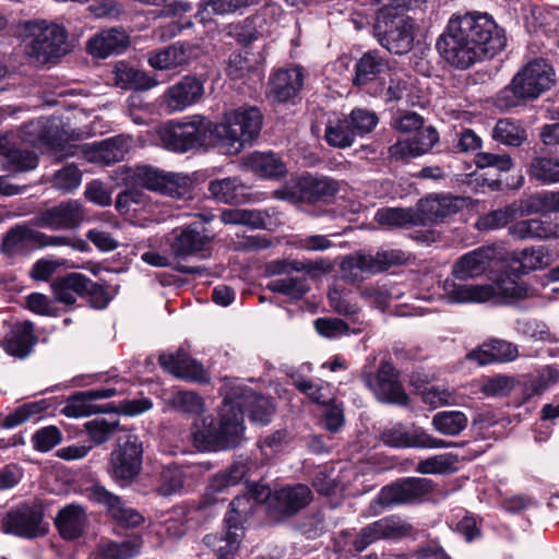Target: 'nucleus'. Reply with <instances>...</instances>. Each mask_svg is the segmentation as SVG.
Masks as SVG:
<instances>
[{
  "mask_svg": "<svg viewBox=\"0 0 559 559\" xmlns=\"http://www.w3.org/2000/svg\"><path fill=\"white\" fill-rule=\"evenodd\" d=\"M276 412V402L247 385L231 386L225 394L218 412L197 418L191 427L195 445L203 451L230 450L242 440L245 416L253 424L266 426Z\"/></svg>",
  "mask_w": 559,
  "mask_h": 559,
  "instance_id": "nucleus-1",
  "label": "nucleus"
},
{
  "mask_svg": "<svg viewBox=\"0 0 559 559\" xmlns=\"http://www.w3.org/2000/svg\"><path fill=\"white\" fill-rule=\"evenodd\" d=\"M506 45L504 29L491 15L478 11L453 14L436 40L440 58L457 70L493 58Z\"/></svg>",
  "mask_w": 559,
  "mask_h": 559,
  "instance_id": "nucleus-2",
  "label": "nucleus"
},
{
  "mask_svg": "<svg viewBox=\"0 0 559 559\" xmlns=\"http://www.w3.org/2000/svg\"><path fill=\"white\" fill-rule=\"evenodd\" d=\"M555 76V70L546 59L534 58L493 96L492 104L501 111L525 106L550 90L556 82Z\"/></svg>",
  "mask_w": 559,
  "mask_h": 559,
  "instance_id": "nucleus-3",
  "label": "nucleus"
},
{
  "mask_svg": "<svg viewBox=\"0 0 559 559\" xmlns=\"http://www.w3.org/2000/svg\"><path fill=\"white\" fill-rule=\"evenodd\" d=\"M264 116L252 105H241L224 112L221 122H213L216 146L227 155H237L260 136Z\"/></svg>",
  "mask_w": 559,
  "mask_h": 559,
  "instance_id": "nucleus-4",
  "label": "nucleus"
},
{
  "mask_svg": "<svg viewBox=\"0 0 559 559\" xmlns=\"http://www.w3.org/2000/svg\"><path fill=\"white\" fill-rule=\"evenodd\" d=\"M213 121L203 116H192L187 120H168L158 129V136L164 147L174 153L189 151L212 145L216 146Z\"/></svg>",
  "mask_w": 559,
  "mask_h": 559,
  "instance_id": "nucleus-5",
  "label": "nucleus"
},
{
  "mask_svg": "<svg viewBox=\"0 0 559 559\" xmlns=\"http://www.w3.org/2000/svg\"><path fill=\"white\" fill-rule=\"evenodd\" d=\"M50 288L55 300L64 306H74L78 296L84 299L90 308L104 310L114 299L106 283L94 282L87 275L78 272L55 277Z\"/></svg>",
  "mask_w": 559,
  "mask_h": 559,
  "instance_id": "nucleus-6",
  "label": "nucleus"
},
{
  "mask_svg": "<svg viewBox=\"0 0 559 559\" xmlns=\"http://www.w3.org/2000/svg\"><path fill=\"white\" fill-rule=\"evenodd\" d=\"M45 503L40 499L20 502L1 516V531L23 539L44 537L49 532V524L45 522Z\"/></svg>",
  "mask_w": 559,
  "mask_h": 559,
  "instance_id": "nucleus-7",
  "label": "nucleus"
},
{
  "mask_svg": "<svg viewBox=\"0 0 559 559\" xmlns=\"http://www.w3.org/2000/svg\"><path fill=\"white\" fill-rule=\"evenodd\" d=\"M143 442L136 435L119 438L109 455L107 472L120 488L130 487L143 468Z\"/></svg>",
  "mask_w": 559,
  "mask_h": 559,
  "instance_id": "nucleus-8",
  "label": "nucleus"
},
{
  "mask_svg": "<svg viewBox=\"0 0 559 559\" xmlns=\"http://www.w3.org/2000/svg\"><path fill=\"white\" fill-rule=\"evenodd\" d=\"M416 28L414 19L384 8L374 24V34L388 51L404 55L413 48Z\"/></svg>",
  "mask_w": 559,
  "mask_h": 559,
  "instance_id": "nucleus-9",
  "label": "nucleus"
},
{
  "mask_svg": "<svg viewBox=\"0 0 559 559\" xmlns=\"http://www.w3.org/2000/svg\"><path fill=\"white\" fill-rule=\"evenodd\" d=\"M379 117L366 108H354L348 115L329 121L324 130V140L332 147L346 148L354 144L357 138L371 133L378 126Z\"/></svg>",
  "mask_w": 559,
  "mask_h": 559,
  "instance_id": "nucleus-10",
  "label": "nucleus"
},
{
  "mask_svg": "<svg viewBox=\"0 0 559 559\" xmlns=\"http://www.w3.org/2000/svg\"><path fill=\"white\" fill-rule=\"evenodd\" d=\"M311 489L301 483L287 484L275 488L265 506V515L273 525L289 522L312 501Z\"/></svg>",
  "mask_w": 559,
  "mask_h": 559,
  "instance_id": "nucleus-11",
  "label": "nucleus"
},
{
  "mask_svg": "<svg viewBox=\"0 0 559 559\" xmlns=\"http://www.w3.org/2000/svg\"><path fill=\"white\" fill-rule=\"evenodd\" d=\"M400 370L391 361L382 360L374 373L364 370L360 380L379 402L407 406L411 400L400 380Z\"/></svg>",
  "mask_w": 559,
  "mask_h": 559,
  "instance_id": "nucleus-12",
  "label": "nucleus"
},
{
  "mask_svg": "<svg viewBox=\"0 0 559 559\" xmlns=\"http://www.w3.org/2000/svg\"><path fill=\"white\" fill-rule=\"evenodd\" d=\"M338 191L337 180L328 176L307 174L298 177L292 187L276 191V195L292 203L329 204Z\"/></svg>",
  "mask_w": 559,
  "mask_h": 559,
  "instance_id": "nucleus-13",
  "label": "nucleus"
},
{
  "mask_svg": "<svg viewBox=\"0 0 559 559\" xmlns=\"http://www.w3.org/2000/svg\"><path fill=\"white\" fill-rule=\"evenodd\" d=\"M33 40L27 45V55L45 64L53 62L68 52V33L63 26L45 21L32 27Z\"/></svg>",
  "mask_w": 559,
  "mask_h": 559,
  "instance_id": "nucleus-14",
  "label": "nucleus"
},
{
  "mask_svg": "<svg viewBox=\"0 0 559 559\" xmlns=\"http://www.w3.org/2000/svg\"><path fill=\"white\" fill-rule=\"evenodd\" d=\"M435 489L433 480L421 477H403L383 486L373 502L382 509L420 501Z\"/></svg>",
  "mask_w": 559,
  "mask_h": 559,
  "instance_id": "nucleus-15",
  "label": "nucleus"
},
{
  "mask_svg": "<svg viewBox=\"0 0 559 559\" xmlns=\"http://www.w3.org/2000/svg\"><path fill=\"white\" fill-rule=\"evenodd\" d=\"M136 178L143 180L146 190L176 199L192 198L194 181L185 174L165 171L151 165H143L136 173Z\"/></svg>",
  "mask_w": 559,
  "mask_h": 559,
  "instance_id": "nucleus-16",
  "label": "nucleus"
},
{
  "mask_svg": "<svg viewBox=\"0 0 559 559\" xmlns=\"http://www.w3.org/2000/svg\"><path fill=\"white\" fill-rule=\"evenodd\" d=\"M474 163L478 169H488L481 174L483 185L491 191H507L510 189H519L524 182V178L519 176L513 182H509L503 178L514 166L509 154H496L488 152H479L474 157Z\"/></svg>",
  "mask_w": 559,
  "mask_h": 559,
  "instance_id": "nucleus-17",
  "label": "nucleus"
},
{
  "mask_svg": "<svg viewBox=\"0 0 559 559\" xmlns=\"http://www.w3.org/2000/svg\"><path fill=\"white\" fill-rule=\"evenodd\" d=\"M160 368L177 379L198 383L209 384L211 377L202 362L198 361L183 348L175 352H163L158 356Z\"/></svg>",
  "mask_w": 559,
  "mask_h": 559,
  "instance_id": "nucleus-18",
  "label": "nucleus"
},
{
  "mask_svg": "<svg viewBox=\"0 0 559 559\" xmlns=\"http://www.w3.org/2000/svg\"><path fill=\"white\" fill-rule=\"evenodd\" d=\"M84 218L83 205L78 200H67L38 212L31 222L39 228L67 230L78 228Z\"/></svg>",
  "mask_w": 559,
  "mask_h": 559,
  "instance_id": "nucleus-19",
  "label": "nucleus"
},
{
  "mask_svg": "<svg viewBox=\"0 0 559 559\" xmlns=\"http://www.w3.org/2000/svg\"><path fill=\"white\" fill-rule=\"evenodd\" d=\"M116 388H99L86 391L74 392L67 399L61 413L71 418L86 417L92 414H109L114 409V403L108 402L104 405L95 404V401L109 399L118 395Z\"/></svg>",
  "mask_w": 559,
  "mask_h": 559,
  "instance_id": "nucleus-20",
  "label": "nucleus"
},
{
  "mask_svg": "<svg viewBox=\"0 0 559 559\" xmlns=\"http://www.w3.org/2000/svg\"><path fill=\"white\" fill-rule=\"evenodd\" d=\"M305 74L301 66L278 68L269 78V95L280 104L295 105L300 100Z\"/></svg>",
  "mask_w": 559,
  "mask_h": 559,
  "instance_id": "nucleus-21",
  "label": "nucleus"
},
{
  "mask_svg": "<svg viewBox=\"0 0 559 559\" xmlns=\"http://www.w3.org/2000/svg\"><path fill=\"white\" fill-rule=\"evenodd\" d=\"M249 467L246 463L233 462L224 471L210 477L205 491L201 499L203 508L227 500L230 489L239 485L248 475Z\"/></svg>",
  "mask_w": 559,
  "mask_h": 559,
  "instance_id": "nucleus-22",
  "label": "nucleus"
},
{
  "mask_svg": "<svg viewBox=\"0 0 559 559\" xmlns=\"http://www.w3.org/2000/svg\"><path fill=\"white\" fill-rule=\"evenodd\" d=\"M501 251L502 247L497 243L478 247L457 259L452 274L461 281L478 277L491 267L492 261L501 259Z\"/></svg>",
  "mask_w": 559,
  "mask_h": 559,
  "instance_id": "nucleus-23",
  "label": "nucleus"
},
{
  "mask_svg": "<svg viewBox=\"0 0 559 559\" xmlns=\"http://www.w3.org/2000/svg\"><path fill=\"white\" fill-rule=\"evenodd\" d=\"M88 498L91 501L104 506L109 516L120 526L138 527L144 522V516L139 511L126 507L121 497L100 484H94L88 488Z\"/></svg>",
  "mask_w": 559,
  "mask_h": 559,
  "instance_id": "nucleus-24",
  "label": "nucleus"
},
{
  "mask_svg": "<svg viewBox=\"0 0 559 559\" xmlns=\"http://www.w3.org/2000/svg\"><path fill=\"white\" fill-rule=\"evenodd\" d=\"M201 222H193L187 226L174 229L175 235L170 249L175 258L186 259L206 251L211 243V236Z\"/></svg>",
  "mask_w": 559,
  "mask_h": 559,
  "instance_id": "nucleus-25",
  "label": "nucleus"
},
{
  "mask_svg": "<svg viewBox=\"0 0 559 559\" xmlns=\"http://www.w3.org/2000/svg\"><path fill=\"white\" fill-rule=\"evenodd\" d=\"M460 198L450 195H428L417 203L418 226H433L444 222L460 210Z\"/></svg>",
  "mask_w": 559,
  "mask_h": 559,
  "instance_id": "nucleus-26",
  "label": "nucleus"
},
{
  "mask_svg": "<svg viewBox=\"0 0 559 559\" xmlns=\"http://www.w3.org/2000/svg\"><path fill=\"white\" fill-rule=\"evenodd\" d=\"M142 167L143 165L128 167L122 173L126 189L118 193L115 203L116 210L120 214H128L131 211L136 212L138 207H132V205L144 206L148 201V195L143 191V189H146L145 182L136 178V173Z\"/></svg>",
  "mask_w": 559,
  "mask_h": 559,
  "instance_id": "nucleus-27",
  "label": "nucleus"
},
{
  "mask_svg": "<svg viewBox=\"0 0 559 559\" xmlns=\"http://www.w3.org/2000/svg\"><path fill=\"white\" fill-rule=\"evenodd\" d=\"M37 343L38 336L35 334L34 323L25 320L13 324L2 338L1 347L8 355L24 359L32 354Z\"/></svg>",
  "mask_w": 559,
  "mask_h": 559,
  "instance_id": "nucleus-28",
  "label": "nucleus"
},
{
  "mask_svg": "<svg viewBox=\"0 0 559 559\" xmlns=\"http://www.w3.org/2000/svg\"><path fill=\"white\" fill-rule=\"evenodd\" d=\"M390 71L389 59L378 49L362 53L355 62L352 83L356 87H364L368 83L379 81Z\"/></svg>",
  "mask_w": 559,
  "mask_h": 559,
  "instance_id": "nucleus-29",
  "label": "nucleus"
},
{
  "mask_svg": "<svg viewBox=\"0 0 559 559\" xmlns=\"http://www.w3.org/2000/svg\"><path fill=\"white\" fill-rule=\"evenodd\" d=\"M204 82L195 75H186L170 86L165 94V103L170 110H183L198 103L204 94Z\"/></svg>",
  "mask_w": 559,
  "mask_h": 559,
  "instance_id": "nucleus-30",
  "label": "nucleus"
},
{
  "mask_svg": "<svg viewBox=\"0 0 559 559\" xmlns=\"http://www.w3.org/2000/svg\"><path fill=\"white\" fill-rule=\"evenodd\" d=\"M243 165L262 179L281 180L288 173L282 156L273 151H254L245 157Z\"/></svg>",
  "mask_w": 559,
  "mask_h": 559,
  "instance_id": "nucleus-31",
  "label": "nucleus"
},
{
  "mask_svg": "<svg viewBox=\"0 0 559 559\" xmlns=\"http://www.w3.org/2000/svg\"><path fill=\"white\" fill-rule=\"evenodd\" d=\"M130 38L123 28H107L100 31L88 39L86 49L95 58L105 59L110 55H120L126 51Z\"/></svg>",
  "mask_w": 559,
  "mask_h": 559,
  "instance_id": "nucleus-32",
  "label": "nucleus"
},
{
  "mask_svg": "<svg viewBox=\"0 0 559 559\" xmlns=\"http://www.w3.org/2000/svg\"><path fill=\"white\" fill-rule=\"evenodd\" d=\"M40 231L25 224L11 227L1 241V251L10 257L25 255L39 249Z\"/></svg>",
  "mask_w": 559,
  "mask_h": 559,
  "instance_id": "nucleus-33",
  "label": "nucleus"
},
{
  "mask_svg": "<svg viewBox=\"0 0 559 559\" xmlns=\"http://www.w3.org/2000/svg\"><path fill=\"white\" fill-rule=\"evenodd\" d=\"M207 190L217 202L231 205L247 203L252 197V188L237 176L211 180Z\"/></svg>",
  "mask_w": 559,
  "mask_h": 559,
  "instance_id": "nucleus-34",
  "label": "nucleus"
},
{
  "mask_svg": "<svg viewBox=\"0 0 559 559\" xmlns=\"http://www.w3.org/2000/svg\"><path fill=\"white\" fill-rule=\"evenodd\" d=\"M199 53V46L188 41H177L148 58L152 68L158 70L171 69L189 64Z\"/></svg>",
  "mask_w": 559,
  "mask_h": 559,
  "instance_id": "nucleus-35",
  "label": "nucleus"
},
{
  "mask_svg": "<svg viewBox=\"0 0 559 559\" xmlns=\"http://www.w3.org/2000/svg\"><path fill=\"white\" fill-rule=\"evenodd\" d=\"M86 521L85 509L80 504L70 503L58 511L55 525L64 540H75L83 535Z\"/></svg>",
  "mask_w": 559,
  "mask_h": 559,
  "instance_id": "nucleus-36",
  "label": "nucleus"
},
{
  "mask_svg": "<svg viewBox=\"0 0 559 559\" xmlns=\"http://www.w3.org/2000/svg\"><path fill=\"white\" fill-rule=\"evenodd\" d=\"M512 269H515V266L509 262L497 273L493 280L497 296L508 301L521 300L528 296L527 285L521 282L523 274L513 272Z\"/></svg>",
  "mask_w": 559,
  "mask_h": 559,
  "instance_id": "nucleus-37",
  "label": "nucleus"
},
{
  "mask_svg": "<svg viewBox=\"0 0 559 559\" xmlns=\"http://www.w3.org/2000/svg\"><path fill=\"white\" fill-rule=\"evenodd\" d=\"M527 174L531 180L542 185L559 182V156L539 151L533 153Z\"/></svg>",
  "mask_w": 559,
  "mask_h": 559,
  "instance_id": "nucleus-38",
  "label": "nucleus"
},
{
  "mask_svg": "<svg viewBox=\"0 0 559 559\" xmlns=\"http://www.w3.org/2000/svg\"><path fill=\"white\" fill-rule=\"evenodd\" d=\"M49 407L50 404L48 400L43 399L23 403L7 415L0 412V429H13L34 417L39 419L41 418V414L46 413Z\"/></svg>",
  "mask_w": 559,
  "mask_h": 559,
  "instance_id": "nucleus-39",
  "label": "nucleus"
},
{
  "mask_svg": "<svg viewBox=\"0 0 559 559\" xmlns=\"http://www.w3.org/2000/svg\"><path fill=\"white\" fill-rule=\"evenodd\" d=\"M0 155L5 158L10 171H28L38 166V156L27 148L11 147L7 136L0 135Z\"/></svg>",
  "mask_w": 559,
  "mask_h": 559,
  "instance_id": "nucleus-40",
  "label": "nucleus"
},
{
  "mask_svg": "<svg viewBox=\"0 0 559 559\" xmlns=\"http://www.w3.org/2000/svg\"><path fill=\"white\" fill-rule=\"evenodd\" d=\"M491 136L500 144L520 147L527 140V130L521 120L501 118L496 122Z\"/></svg>",
  "mask_w": 559,
  "mask_h": 559,
  "instance_id": "nucleus-41",
  "label": "nucleus"
},
{
  "mask_svg": "<svg viewBox=\"0 0 559 559\" xmlns=\"http://www.w3.org/2000/svg\"><path fill=\"white\" fill-rule=\"evenodd\" d=\"M242 538L241 533L225 530L224 533L206 534L203 543L218 559H235Z\"/></svg>",
  "mask_w": 559,
  "mask_h": 559,
  "instance_id": "nucleus-42",
  "label": "nucleus"
},
{
  "mask_svg": "<svg viewBox=\"0 0 559 559\" xmlns=\"http://www.w3.org/2000/svg\"><path fill=\"white\" fill-rule=\"evenodd\" d=\"M116 83L123 90L147 91L157 84V81L145 72L120 61L116 66Z\"/></svg>",
  "mask_w": 559,
  "mask_h": 559,
  "instance_id": "nucleus-43",
  "label": "nucleus"
},
{
  "mask_svg": "<svg viewBox=\"0 0 559 559\" xmlns=\"http://www.w3.org/2000/svg\"><path fill=\"white\" fill-rule=\"evenodd\" d=\"M142 544L140 536H134L121 543H102L94 552V559H132L140 554Z\"/></svg>",
  "mask_w": 559,
  "mask_h": 559,
  "instance_id": "nucleus-44",
  "label": "nucleus"
},
{
  "mask_svg": "<svg viewBox=\"0 0 559 559\" xmlns=\"http://www.w3.org/2000/svg\"><path fill=\"white\" fill-rule=\"evenodd\" d=\"M127 153V140L121 135H117L94 143L92 151V159L95 162L103 163L105 165H110L122 160Z\"/></svg>",
  "mask_w": 559,
  "mask_h": 559,
  "instance_id": "nucleus-45",
  "label": "nucleus"
},
{
  "mask_svg": "<svg viewBox=\"0 0 559 559\" xmlns=\"http://www.w3.org/2000/svg\"><path fill=\"white\" fill-rule=\"evenodd\" d=\"M262 17L260 15L254 14L243 20L229 23L224 27L225 36L234 39L242 47H248L261 36L258 29Z\"/></svg>",
  "mask_w": 559,
  "mask_h": 559,
  "instance_id": "nucleus-46",
  "label": "nucleus"
},
{
  "mask_svg": "<svg viewBox=\"0 0 559 559\" xmlns=\"http://www.w3.org/2000/svg\"><path fill=\"white\" fill-rule=\"evenodd\" d=\"M510 229L520 239H548L558 236L557 225L538 218L520 221Z\"/></svg>",
  "mask_w": 559,
  "mask_h": 559,
  "instance_id": "nucleus-47",
  "label": "nucleus"
},
{
  "mask_svg": "<svg viewBox=\"0 0 559 559\" xmlns=\"http://www.w3.org/2000/svg\"><path fill=\"white\" fill-rule=\"evenodd\" d=\"M515 269L513 272L528 274L531 271L544 269L549 265L550 255L546 247L539 246L537 248H524L510 261Z\"/></svg>",
  "mask_w": 559,
  "mask_h": 559,
  "instance_id": "nucleus-48",
  "label": "nucleus"
},
{
  "mask_svg": "<svg viewBox=\"0 0 559 559\" xmlns=\"http://www.w3.org/2000/svg\"><path fill=\"white\" fill-rule=\"evenodd\" d=\"M420 427H414L407 430L406 427L399 423L392 427L384 428L380 433V440L390 448L406 449L418 448Z\"/></svg>",
  "mask_w": 559,
  "mask_h": 559,
  "instance_id": "nucleus-49",
  "label": "nucleus"
},
{
  "mask_svg": "<svg viewBox=\"0 0 559 559\" xmlns=\"http://www.w3.org/2000/svg\"><path fill=\"white\" fill-rule=\"evenodd\" d=\"M433 428L444 436H459L468 424V418L461 411H442L432 417Z\"/></svg>",
  "mask_w": 559,
  "mask_h": 559,
  "instance_id": "nucleus-50",
  "label": "nucleus"
},
{
  "mask_svg": "<svg viewBox=\"0 0 559 559\" xmlns=\"http://www.w3.org/2000/svg\"><path fill=\"white\" fill-rule=\"evenodd\" d=\"M266 288L272 293L282 294L295 300L302 299L310 290L306 275L273 280L266 285Z\"/></svg>",
  "mask_w": 559,
  "mask_h": 559,
  "instance_id": "nucleus-51",
  "label": "nucleus"
},
{
  "mask_svg": "<svg viewBox=\"0 0 559 559\" xmlns=\"http://www.w3.org/2000/svg\"><path fill=\"white\" fill-rule=\"evenodd\" d=\"M376 221L383 226L411 227L418 226L416 210L403 207H383L376 213Z\"/></svg>",
  "mask_w": 559,
  "mask_h": 559,
  "instance_id": "nucleus-52",
  "label": "nucleus"
},
{
  "mask_svg": "<svg viewBox=\"0 0 559 559\" xmlns=\"http://www.w3.org/2000/svg\"><path fill=\"white\" fill-rule=\"evenodd\" d=\"M515 215L516 210L512 205L499 207L480 215L475 223V228L479 231L501 229L512 223Z\"/></svg>",
  "mask_w": 559,
  "mask_h": 559,
  "instance_id": "nucleus-53",
  "label": "nucleus"
},
{
  "mask_svg": "<svg viewBox=\"0 0 559 559\" xmlns=\"http://www.w3.org/2000/svg\"><path fill=\"white\" fill-rule=\"evenodd\" d=\"M186 474L178 465L163 469L155 491L160 497H170L181 493L185 488Z\"/></svg>",
  "mask_w": 559,
  "mask_h": 559,
  "instance_id": "nucleus-54",
  "label": "nucleus"
},
{
  "mask_svg": "<svg viewBox=\"0 0 559 559\" xmlns=\"http://www.w3.org/2000/svg\"><path fill=\"white\" fill-rule=\"evenodd\" d=\"M497 296L493 285H455L451 297L457 302H484Z\"/></svg>",
  "mask_w": 559,
  "mask_h": 559,
  "instance_id": "nucleus-55",
  "label": "nucleus"
},
{
  "mask_svg": "<svg viewBox=\"0 0 559 559\" xmlns=\"http://www.w3.org/2000/svg\"><path fill=\"white\" fill-rule=\"evenodd\" d=\"M459 455L443 453L419 461L416 468L421 474H450L457 469Z\"/></svg>",
  "mask_w": 559,
  "mask_h": 559,
  "instance_id": "nucleus-56",
  "label": "nucleus"
},
{
  "mask_svg": "<svg viewBox=\"0 0 559 559\" xmlns=\"http://www.w3.org/2000/svg\"><path fill=\"white\" fill-rule=\"evenodd\" d=\"M90 439L95 444L107 442L119 430V420L109 421L105 418H95L84 424Z\"/></svg>",
  "mask_w": 559,
  "mask_h": 559,
  "instance_id": "nucleus-57",
  "label": "nucleus"
},
{
  "mask_svg": "<svg viewBox=\"0 0 559 559\" xmlns=\"http://www.w3.org/2000/svg\"><path fill=\"white\" fill-rule=\"evenodd\" d=\"M322 262H302L298 260L294 261H286V260H274L269 262L266 266V272L270 275H282L286 274L289 275L292 272H300L306 271L307 273L313 271V270H322Z\"/></svg>",
  "mask_w": 559,
  "mask_h": 559,
  "instance_id": "nucleus-58",
  "label": "nucleus"
},
{
  "mask_svg": "<svg viewBox=\"0 0 559 559\" xmlns=\"http://www.w3.org/2000/svg\"><path fill=\"white\" fill-rule=\"evenodd\" d=\"M62 442V433L57 426L50 425L37 429L32 436L34 450L45 453Z\"/></svg>",
  "mask_w": 559,
  "mask_h": 559,
  "instance_id": "nucleus-59",
  "label": "nucleus"
},
{
  "mask_svg": "<svg viewBox=\"0 0 559 559\" xmlns=\"http://www.w3.org/2000/svg\"><path fill=\"white\" fill-rule=\"evenodd\" d=\"M373 524L380 539L401 538L407 536L412 531V525L393 516L382 518L374 521Z\"/></svg>",
  "mask_w": 559,
  "mask_h": 559,
  "instance_id": "nucleus-60",
  "label": "nucleus"
},
{
  "mask_svg": "<svg viewBox=\"0 0 559 559\" xmlns=\"http://www.w3.org/2000/svg\"><path fill=\"white\" fill-rule=\"evenodd\" d=\"M323 407L322 423L324 428L332 433L340 431L345 424L343 402L337 401L335 397L330 399L329 403Z\"/></svg>",
  "mask_w": 559,
  "mask_h": 559,
  "instance_id": "nucleus-61",
  "label": "nucleus"
},
{
  "mask_svg": "<svg viewBox=\"0 0 559 559\" xmlns=\"http://www.w3.org/2000/svg\"><path fill=\"white\" fill-rule=\"evenodd\" d=\"M538 136L540 142L534 147L535 151L559 156V121L543 124Z\"/></svg>",
  "mask_w": 559,
  "mask_h": 559,
  "instance_id": "nucleus-62",
  "label": "nucleus"
},
{
  "mask_svg": "<svg viewBox=\"0 0 559 559\" xmlns=\"http://www.w3.org/2000/svg\"><path fill=\"white\" fill-rule=\"evenodd\" d=\"M82 180V173L74 164H68L53 175V185L58 190L71 192L75 190Z\"/></svg>",
  "mask_w": 559,
  "mask_h": 559,
  "instance_id": "nucleus-63",
  "label": "nucleus"
},
{
  "mask_svg": "<svg viewBox=\"0 0 559 559\" xmlns=\"http://www.w3.org/2000/svg\"><path fill=\"white\" fill-rule=\"evenodd\" d=\"M188 509L186 507L177 506L173 508L169 518L165 520V531L169 537L181 538L189 530L188 525Z\"/></svg>",
  "mask_w": 559,
  "mask_h": 559,
  "instance_id": "nucleus-64",
  "label": "nucleus"
}]
</instances>
